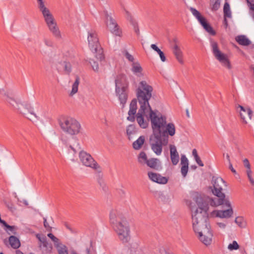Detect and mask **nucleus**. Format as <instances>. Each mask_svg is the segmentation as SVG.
<instances>
[{"instance_id":"obj_1","label":"nucleus","mask_w":254,"mask_h":254,"mask_svg":"<svg viewBox=\"0 0 254 254\" xmlns=\"http://www.w3.org/2000/svg\"><path fill=\"white\" fill-rule=\"evenodd\" d=\"M153 88L149 81L140 80L136 89V96L139 105V108L136 114V121L142 128H146L148 126V120L144 117H148L152 110L149 101L153 94Z\"/></svg>"},{"instance_id":"obj_2","label":"nucleus","mask_w":254,"mask_h":254,"mask_svg":"<svg viewBox=\"0 0 254 254\" xmlns=\"http://www.w3.org/2000/svg\"><path fill=\"white\" fill-rule=\"evenodd\" d=\"M151 123L152 132L158 137H165L168 139V136H173L176 132V128L173 122H167L166 115L162 114L157 110L151 112V114L146 117Z\"/></svg>"},{"instance_id":"obj_3","label":"nucleus","mask_w":254,"mask_h":254,"mask_svg":"<svg viewBox=\"0 0 254 254\" xmlns=\"http://www.w3.org/2000/svg\"><path fill=\"white\" fill-rule=\"evenodd\" d=\"M0 94L4 97L8 104L19 112L22 113V107L25 109L28 112L26 118L32 122L35 123L40 120V117L35 112L39 106L38 103L34 104L30 102L22 101L20 98H15L11 92L4 88H0Z\"/></svg>"},{"instance_id":"obj_4","label":"nucleus","mask_w":254,"mask_h":254,"mask_svg":"<svg viewBox=\"0 0 254 254\" xmlns=\"http://www.w3.org/2000/svg\"><path fill=\"white\" fill-rule=\"evenodd\" d=\"M195 201L197 207L191 209L192 222L193 230L197 231L199 227L210 224L207 219L209 217L207 213L209 208L208 204L203 202L200 195L196 198Z\"/></svg>"},{"instance_id":"obj_5","label":"nucleus","mask_w":254,"mask_h":254,"mask_svg":"<svg viewBox=\"0 0 254 254\" xmlns=\"http://www.w3.org/2000/svg\"><path fill=\"white\" fill-rule=\"evenodd\" d=\"M37 8L41 13L44 21L52 34L57 38H62L61 32L57 20L52 11L47 6L45 0H36Z\"/></svg>"},{"instance_id":"obj_6","label":"nucleus","mask_w":254,"mask_h":254,"mask_svg":"<svg viewBox=\"0 0 254 254\" xmlns=\"http://www.w3.org/2000/svg\"><path fill=\"white\" fill-rule=\"evenodd\" d=\"M219 198H208V202L212 206H218L223 204L227 207L226 209H215L209 214L210 218H219L221 219H229L234 214V210L231 202L228 199H224L225 197H218Z\"/></svg>"},{"instance_id":"obj_7","label":"nucleus","mask_w":254,"mask_h":254,"mask_svg":"<svg viewBox=\"0 0 254 254\" xmlns=\"http://www.w3.org/2000/svg\"><path fill=\"white\" fill-rule=\"evenodd\" d=\"M58 123L62 130L67 134L75 135L80 132L81 125L73 118L61 117L58 119Z\"/></svg>"},{"instance_id":"obj_8","label":"nucleus","mask_w":254,"mask_h":254,"mask_svg":"<svg viewBox=\"0 0 254 254\" xmlns=\"http://www.w3.org/2000/svg\"><path fill=\"white\" fill-rule=\"evenodd\" d=\"M210 45L212 54L215 58L222 64V66L230 69L232 68V65L227 54L223 53L219 48L218 44L217 42L210 39L209 40Z\"/></svg>"},{"instance_id":"obj_9","label":"nucleus","mask_w":254,"mask_h":254,"mask_svg":"<svg viewBox=\"0 0 254 254\" xmlns=\"http://www.w3.org/2000/svg\"><path fill=\"white\" fill-rule=\"evenodd\" d=\"M105 23L110 32L116 36H121L122 30L113 16L111 11L105 9L103 11Z\"/></svg>"},{"instance_id":"obj_10","label":"nucleus","mask_w":254,"mask_h":254,"mask_svg":"<svg viewBox=\"0 0 254 254\" xmlns=\"http://www.w3.org/2000/svg\"><path fill=\"white\" fill-rule=\"evenodd\" d=\"M117 233L119 239L123 243H128L130 239V229L129 224L126 220H123L119 221L113 227Z\"/></svg>"},{"instance_id":"obj_11","label":"nucleus","mask_w":254,"mask_h":254,"mask_svg":"<svg viewBox=\"0 0 254 254\" xmlns=\"http://www.w3.org/2000/svg\"><path fill=\"white\" fill-rule=\"evenodd\" d=\"M78 157L80 163L84 166L89 167L101 173L102 167L93 158L91 155L84 150H81L78 153Z\"/></svg>"},{"instance_id":"obj_12","label":"nucleus","mask_w":254,"mask_h":254,"mask_svg":"<svg viewBox=\"0 0 254 254\" xmlns=\"http://www.w3.org/2000/svg\"><path fill=\"white\" fill-rule=\"evenodd\" d=\"M200 242L206 246L210 245L212 242L213 233L210 225L206 224L203 227H199L197 231H194Z\"/></svg>"},{"instance_id":"obj_13","label":"nucleus","mask_w":254,"mask_h":254,"mask_svg":"<svg viewBox=\"0 0 254 254\" xmlns=\"http://www.w3.org/2000/svg\"><path fill=\"white\" fill-rule=\"evenodd\" d=\"M168 142L167 138H164L163 140H162L161 137H156L153 132L149 139L151 149L157 156H160L162 154L163 146L166 145Z\"/></svg>"},{"instance_id":"obj_14","label":"nucleus","mask_w":254,"mask_h":254,"mask_svg":"<svg viewBox=\"0 0 254 254\" xmlns=\"http://www.w3.org/2000/svg\"><path fill=\"white\" fill-rule=\"evenodd\" d=\"M192 15L195 18L203 29L211 35H215V31L211 26L207 22L206 18L203 17L196 9L192 7L189 8Z\"/></svg>"},{"instance_id":"obj_15","label":"nucleus","mask_w":254,"mask_h":254,"mask_svg":"<svg viewBox=\"0 0 254 254\" xmlns=\"http://www.w3.org/2000/svg\"><path fill=\"white\" fill-rule=\"evenodd\" d=\"M212 184V193L218 197H225V194L222 192L223 187L226 186L225 181L221 177L213 176Z\"/></svg>"},{"instance_id":"obj_16","label":"nucleus","mask_w":254,"mask_h":254,"mask_svg":"<svg viewBox=\"0 0 254 254\" xmlns=\"http://www.w3.org/2000/svg\"><path fill=\"white\" fill-rule=\"evenodd\" d=\"M236 110L243 123L248 124L252 120L253 112L248 106L238 105Z\"/></svg>"},{"instance_id":"obj_17","label":"nucleus","mask_w":254,"mask_h":254,"mask_svg":"<svg viewBox=\"0 0 254 254\" xmlns=\"http://www.w3.org/2000/svg\"><path fill=\"white\" fill-rule=\"evenodd\" d=\"M48 237L54 242V246L58 251V254H68L67 247L64 244L61 243L58 238L52 233H49Z\"/></svg>"},{"instance_id":"obj_18","label":"nucleus","mask_w":254,"mask_h":254,"mask_svg":"<svg viewBox=\"0 0 254 254\" xmlns=\"http://www.w3.org/2000/svg\"><path fill=\"white\" fill-rule=\"evenodd\" d=\"M87 41L90 50L96 49L100 46L96 32L93 30L87 32Z\"/></svg>"},{"instance_id":"obj_19","label":"nucleus","mask_w":254,"mask_h":254,"mask_svg":"<svg viewBox=\"0 0 254 254\" xmlns=\"http://www.w3.org/2000/svg\"><path fill=\"white\" fill-rule=\"evenodd\" d=\"M123 220H126L122 214V213L116 209H113L110 213V221L112 224L113 227L115 226L117 224L119 223V221Z\"/></svg>"},{"instance_id":"obj_20","label":"nucleus","mask_w":254,"mask_h":254,"mask_svg":"<svg viewBox=\"0 0 254 254\" xmlns=\"http://www.w3.org/2000/svg\"><path fill=\"white\" fill-rule=\"evenodd\" d=\"M148 176L151 181L159 184L165 185L168 181V179L167 177H163L158 173L153 172H148Z\"/></svg>"},{"instance_id":"obj_21","label":"nucleus","mask_w":254,"mask_h":254,"mask_svg":"<svg viewBox=\"0 0 254 254\" xmlns=\"http://www.w3.org/2000/svg\"><path fill=\"white\" fill-rule=\"evenodd\" d=\"M169 149L171 162L173 165H176L178 164L180 160V156L177 147L174 144H170Z\"/></svg>"},{"instance_id":"obj_22","label":"nucleus","mask_w":254,"mask_h":254,"mask_svg":"<svg viewBox=\"0 0 254 254\" xmlns=\"http://www.w3.org/2000/svg\"><path fill=\"white\" fill-rule=\"evenodd\" d=\"M127 88L115 89V94L118 98L122 107H124L127 102V96L126 93Z\"/></svg>"},{"instance_id":"obj_23","label":"nucleus","mask_w":254,"mask_h":254,"mask_svg":"<svg viewBox=\"0 0 254 254\" xmlns=\"http://www.w3.org/2000/svg\"><path fill=\"white\" fill-rule=\"evenodd\" d=\"M189 160L184 154L181 155V173L183 177L185 178L188 174L189 171Z\"/></svg>"},{"instance_id":"obj_24","label":"nucleus","mask_w":254,"mask_h":254,"mask_svg":"<svg viewBox=\"0 0 254 254\" xmlns=\"http://www.w3.org/2000/svg\"><path fill=\"white\" fill-rule=\"evenodd\" d=\"M189 160L184 154L181 155V173L183 177L185 178L188 174L189 171Z\"/></svg>"},{"instance_id":"obj_25","label":"nucleus","mask_w":254,"mask_h":254,"mask_svg":"<svg viewBox=\"0 0 254 254\" xmlns=\"http://www.w3.org/2000/svg\"><path fill=\"white\" fill-rule=\"evenodd\" d=\"M127 77L125 75L120 74L115 79V89L127 88Z\"/></svg>"},{"instance_id":"obj_26","label":"nucleus","mask_w":254,"mask_h":254,"mask_svg":"<svg viewBox=\"0 0 254 254\" xmlns=\"http://www.w3.org/2000/svg\"><path fill=\"white\" fill-rule=\"evenodd\" d=\"M136 109L137 100L133 99L131 101L129 105V110L128 112V116L127 118L128 121L132 122L134 120V116L136 113Z\"/></svg>"},{"instance_id":"obj_27","label":"nucleus","mask_w":254,"mask_h":254,"mask_svg":"<svg viewBox=\"0 0 254 254\" xmlns=\"http://www.w3.org/2000/svg\"><path fill=\"white\" fill-rule=\"evenodd\" d=\"M80 82V79L79 76L75 77V80L71 86V89L68 91V94L70 97L75 96L78 92L79 85Z\"/></svg>"},{"instance_id":"obj_28","label":"nucleus","mask_w":254,"mask_h":254,"mask_svg":"<svg viewBox=\"0 0 254 254\" xmlns=\"http://www.w3.org/2000/svg\"><path fill=\"white\" fill-rule=\"evenodd\" d=\"M37 238L40 242V247L44 251L50 252L52 250L51 245L47 241L45 236L39 234L37 235Z\"/></svg>"},{"instance_id":"obj_29","label":"nucleus","mask_w":254,"mask_h":254,"mask_svg":"<svg viewBox=\"0 0 254 254\" xmlns=\"http://www.w3.org/2000/svg\"><path fill=\"white\" fill-rule=\"evenodd\" d=\"M143 68L138 60L131 64V71L137 76H142Z\"/></svg>"},{"instance_id":"obj_30","label":"nucleus","mask_w":254,"mask_h":254,"mask_svg":"<svg viewBox=\"0 0 254 254\" xmlns=\"http://www.w3.org/2000/svg\"><path fill=\"white\" fill-rule=\"evenodd\" d=\"M173 52L179 63L181 64H184L183 52L177 44H175L173 46Z\"/></svg>"},{"instance_id":"obj_31","label":"nucleus","mask_w":254,"mask_h":254,"mask_svg":"<svg viewBox=\"0 0 254 254\" xmlns=\"http://www.w3.org/2000/svg\"><path fill=\"white\" fill-rule=\"evenodd\" d=\"M234 223L240 228L245 229L248 226V222L246 219L243 216H237L235 217Z\"/></svg>"},{"instance_id":"obj_32","label":"nucleus","mask_w":254,"mask_h":254,"mask_svg":"<svg viewBox=\"0 0 254 254\" xmlns=\"http://www.w3.org/2000/svg\"><path fill=\"white\" fill-rule=\"evenodd\" d=\"M82 149L79 140L76 138H74L70 143L69 151H71L75 154L78 151L79 152Z\"/></svg>"},{"instance_id":"obj_33","label":"nucleus","mask_w":254,"mask_h":254,"mask_svg":"<svg viewBox=\"0 0 254 254\" xmlns=\"http://www.w3.org/2000/svg\"><path fill=\"white\" fill-rule=\"evenodd\" d=\"M126 16L127 19L130 22L131 24L134 27V30L136 33H139V28L137 26V23L134 20L133 17L132 16L131 13L127 10H125Z\"/></svg>"},{"instance_id":"obj_34","label":"nucleus","mask_w":254,"mask_h":254,"mask_svg":"<svg viewBox=\"0 0 254 254\" xmlns=\"http://www.w3.org/2000/svg\"><path fill=\"white\" fill-rule=\"evenodd\" d=\"M126 132L128 138L130 140L132 139L136 134L137 130L134 126L131 125L127 127Z\"/></svg>"},{"instance_id":"obj_35","label":"nucleus","mask_w":254,"mask_h":254,"mask_svg":"<svg viewBox=\"0 0 254 254\" xmlns=\"http://www.w3.org/2000/svg\"><path fill=\"white\" fill-rule=\"evenodd\" d=\"M235 39L241 45L248 46L251 43V41L245 35L238 36Z\"/></svg>"},{"instance_id":"obj_36","label":"nucleus","mask_w":254,"mask_h":254,"mask_svg":"<svg viewBox=\"0 0 254 254\" xmlns=\"http://www.w3.org/2000/svg\"><path fill=\"white\" fill-rule=\"evenodd\" d=\"M146 164L151 168L157 169L160 165V162L158 159L152 158L148 159Z\"/></svg>"},{"instance_id":"obj_37","label":"nucleus","mask_w":254,"mask_h":254,"mask_svg":"<svg viewBox=\"0 0 254 254\" xmlns=\"http://www.w3.org/2000/svg\"><path fill=\"white\" fill-rule=\"evenodd\" d=\"M91 51L95 54V57L97 59L100 61L101 62L104 60L105 57L103 54V49L101 48L100 46L97 47L96 49H93Z\"/></svg>"},{"instance_id":"obj_38","label":"nucleus","mask_w":254,"mask_h":254,"mask_svg":"<svg viewBox=\"0 0 254 254\" xmlns=\"http://www.w3.org/2000/svg\"><path fill=\"white\" fill-rule=\"evenodd\" d=\"M145 142V137L140 136L139 137L134 141L132 143V147L135 150L140 149Z\"/></svg>"},{"instance_id":"obj_39","label":"nucleus","mask_w":254,"mask_h":254,"mask_svg":"<svg viewBox=\"0 0 254 254\" xmlns=\"http://www.w3.org/2000/svg\"><path fill=\"white\" fill-rule=\"evenodd\" d=\"M150 47L159 55L160 60L162 62H165L166 61V58L164 53L157 47L156 45L154 44H151L150 45Z\"/></svg>"},{"instance_id":"obj_40","label":"nucleus","mask_w":254,"mask_h":254,"mask_svg":"<svg viewBox=\"0 0 254 254\" xmlns=\"http://www.w3.org/2000/svg\"><path fill=\"white\" fill-rule=\"evenodd\" d=\"M9 242L11 247L13 249H18L20 246L19 240L15 236H11L9 238Z\"/></svg>"},{"instance_id":"obj_41","label":"nucleus","mask_w":254,"mask_h":254,"mask_svg":"<svg viewBox=\"0 0 254 254\" xmlns=\"http://www.w3.org/2000/svg\"><path fill=\"white\" fill-rule=\"evenodd\" d=\"M223 13L225 19L226 18H231L232 17V12L230 8V4L228 2L224 3L223 6ZM225 21L226 19H225Z\"/></svg>"},{"instance_id":"obj_42","label":"nucleus","mask_w":254,"mask_h":254,"mask_svg":"<svg viewBox=\"0 0 254 254\" xmlns=\"http://www.w3.org/2000/svg\"><path fill=\"white\" fill-rule=\"evenodd\" d=\"M148 160L146 154L144 151L140 152L137 156L138 162L141 165H144Z\"/></svg>"},{"instance_id":"obj_43","label":"nucleus","mask_w":254,"mask_h":254,"mask_svg":"<svg viewBox=\"0 0 254 254\" xmlns=\"http://www.w3.org/2000/svg\"><path fill=\"white\" fill-rule=\"evenodd\" d=\"M123 56L128 62L130 63L131 64L137 61L131 54L126 50H124L123 52Z\"/></svg>"},{"instance_id":"obj_44","label":"nucleus","mask_w":254,"mask_h":254,"mask_svg":"<svg viewBox=\"0 0 254 254\" xmlns=\"http://www.w3.org/2000/svg\"><path fill=\"white\" fill-rule=\"evenodd\" d=\"M210 5L211 9L213 11H217L220 7V0H210Z\"/></svg>"},{"instance_id":"obj_45","label":"nucleus","mask_w":254,"mask_h":254,"mask_svg":"<svg viewBox=\"0 0 254 254\" xmlns=\"http://www.w3.org/2000/svg\"><path fill=\"white\" fill-rule=\"evenodd\" d=\"M240 246L236 241H233L232 243H230L227 247L230 251L238 250Z\"/></svg>"},{"instance_id":"obj_46","label":"nucleus","mask_w":254,"mask_h":254,"mask_svg":"<svg viewBox=\"0 0 254 254\" xmlns=\"http://www.w3.org/2000/svg\"><path fill=\"white\" fill-rule=\"evenodd\" d=\"M6 229L7 231L9 234L10 233L15 234L16 233L17 228L14 226H10L6 223L5 224L3 225Z\"/></svg>"},{"instance_id":"obj_47","label":"nucleus","mask_w":254,"mask_h":254,"mask_svg":"<svg viewBox=\"0 0 254 254\" xmlns=\"http://www.w3.org/2000/svg\"><path fill=\"white\" fill-rule=\"evenodd\" d=\"M89 64H90L92 69L96 72L99 71V66L98 63L95 61L94 60H90L89 61Z\"/></svg>"},{"instance_id":"obj_48","label":"nucleus","mask_w":254,"mask_h":254,"mask_svg":"<svg viewBox=\"0 0 254 254\" xmlns=\"http://www.w3.org/2000/svg\"><path fill=\"white\" fill-rule=\"evenodd\" d=\"M246 173L250 183L252 185H254V179H253V173L252 171L251 170V169H246Z\"/></svg>"},{"instance_id":"obj_49","label":"nucleus","mask_w":254,"mask_h":254,"mask_svg":"<svg viewBox=\"0 0 254 254\" xmlns=\"http://www.w3.org/2000/svg\"><path fill=\"white\" fill-rule=\"evenodd\" d=\"M64 71L67 74H69L72 70L71 63L69 62H64Z\"/></svg>"},{"instance_id":"obj_50","label":"nucleus","mask_w":254,"mask_h":254,"mask_svg":"<svg viewBox=\"0 0 254 254\" xmlns=\"http://www.w3.org/2000/svg\"><path fill=\"white\" fill-rule=\"evenodd\" d=\"M250 9V11H254V0H246Z\"/></svg>"},{"instance_id":"obj_51","label":"nucleus","mask_w":254,"mask_h":254,"mask_svg":"<svg viewBox=\"0 0 254 254\" xmlns=\"http://www.w3.org/2000/svg\"><path fill=\"white\" fill-rule=\"evenodd\" d=\"M216 225L219 229L222 230H225L227 227V223L224 222H217Z\"/></svg>"},{"instance_id":"obj_52","label":"nucleus","mask_w":254,"mask_h":254,"mask_svg":"<svg viewBox=\"0 0 254 254\" xmlns=\"http://www.w3.org/2000/svg\"><path fill=\"white\" fill-rule=\"evenodd\" d=\"M43 42L44 44L48 47H51L52 46V42L48 38H44Z\"/></svg>"},{"instance_id":"obj_53","label":"nucleus","mask_w":254,"mask_h":254,"mask_svg":"<svg viewBox=\"0 0 254 254\" xmlns=\"http://www.w3.org/2000/svg\"><path fill=\"white\" fill-rule=\"evenodd\" d=\"M44 226L47 231H51L52 227L49 225L46 218H44Z\"/></svg>"},{"instance_id":"obj_54","label":"nucleus","mask_w":254,"mask_h":254,"mask_svg":"<svg viewBox=\"0 0 254 254\" xmlns=\"http://www.w3.org/2000/svg\"><path fill=\"white\" fill-rule=\"evenodd\" d=\"M243 163H244V166L245 167L246 169H251V165H250V164L249 163V161L248 159H245L243 160Z\"/></svg>"},{"instance_id":"obj_55","label":"nucleus","mask_w":254,"mask_h":254,"mask_svg":"<svg viewBox=\"0 0 254 254\" xmlns=\"http://www.w3.org/2000/svg\"><path fill=\"white\" fill-rule=\"evenodd\" d=\"M196 163L200 166L203 167L204 166L203 163H202V161L201 160L200 157L199 156L196 157L194 158Z\"/></svg>"},{"instance_id":"obj_56","label":"nucleus","mask_w":254,"mask_h":254,"mask_svg":"<svg viewBox=\"0 0 254 254\" xmlns=\"http://www.w3.org/2000/svg\"><path fill=\"white\" fill-rule=\"evenodd\" d=\"M64 226L65 227V228L68 229L70 232H71V233H73L74 232V230L73 229V228H72V227L70 225H69V224L67 223H65L64 224Z\"/></svg>"},{"instance_id":"obj_57","label":"nucleus","mask_w":254,"mask_h":254,"mask_svg":"<svg viewBox=\"0 0 254 254\" xmlns=\"http://www.w3.org/2000/svg\"><path fill=\"white\" fill-rule=\"evenodd\" d=\"M229 168L231 170V171L234 174H236V171L235 169L233 168L232 164L231 162L229 163Z\"/></svg>"},{"instance_id":"obj_58","label":"nucleus","mask_w":254,"mask_h":254,"mask_svg":"<svg viewBox=\"0 0 254 254\" xmlns=\"http://www.w3.org/2000/svg\"><path fill=\"white\" fill-rule=\"evenodd\" d=\"M192 154L194 158L198 156V155L197 154V150L195 149H193L192 150Z\"/></svg>"},{"instance_id":"obj_59","label":"nucleus","mask_w":254,"mask_h":254,"mask_svg":"<svg viewBox=\"0 0 254 254\" xmlns=\"http://www.w3.org/2000/svg\"><path fill=\"white\" fill-rule=\"evenodd\" d=\"M66 56H68L69 59L71 60L73 58H74L75 55H74V54L72 53L70 54H68V55H66Z\"/></svg>"},{"instance_id":"obj_60","label":"nucleus","mask_w":254,"mask_h":254,"mask_svg":"<svg viewBox=\"0 0 254 254\" xmlns=\"http://www.w3.org/2000/svg\"><path fill=\"white\" fill-rule=\"evenodd\" d=\"M160 252L161 253V254H169L168 252H167L164 249H161Z\"/></svg>"},{"instance_id":"obj_61","label":"nucleus","mask_w":254,"mask_h":254,"mask_svg":"<svg viewBox=\"0 0 254 254\" xmlns=\"http://www.w3.org/2000/svg\"><path fill=\"white\" fill-rule=\"evenodd\" d=\"M86 254H95V253L94 252H91L90 251V250L88 249H87L86 250Z\"/></svg>"},{"instance_id":"obj_62","label":"nucleus","mask_w":254,"mask_h":254,"mask_svg":"<svg viewBox=\"0 0 254 254\" xmlns=\"http://www.w3.org/2000/svg\"><path fill=\"white\" fill-rule=\"evenodd\" d=\"M249 13L254 20V10L253 11H249Z\"/></svg>"},{"instance_id":"obj_63","label":"nucleus","mask_w":254,"mask_h":254,"mask_svg":"<svg viewBox=\"0 0 254 254\" xmlns=\"http://www.w3.org/2000/svg\"><path fill=\"white\" fill-rule=\"evenodd\" d=\"M70 254H78L75 250H72L70 252Z\"/></svg>"},{"instance_id":"obj_64","label":"nucleus","mask_w":254,"mask_h":254,"mask_svg":"<svg viewBox=\"0 0 254 254\" xmlns=\"http://www.w3.org/2000/svg\"><path fill=\"white\" fill-rule=\"evenodd\" d=\"M16 254H23V253L20 251H17L16 252Z\"/></svg>"}]
</instances>
